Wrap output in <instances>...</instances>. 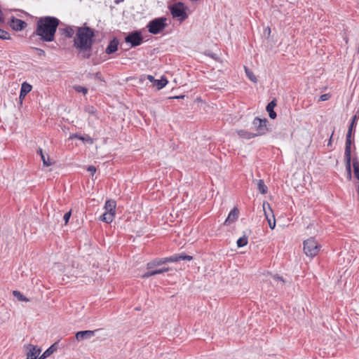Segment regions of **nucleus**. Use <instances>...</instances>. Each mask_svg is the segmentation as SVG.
<instances>
[{
	"mask_svg": "<svg viewBox=\"0 0 359 359\" xmlns=\"http://www.w3.org/2000/svg\"><path fill=\"white\" fill-rule=\"evenodd\" d=\"M27 24L25 21L12 17L10 26L15 31H21L27 27Z\"/></svg>",
	"mask_w": 359,
	"mask_h": 359,
	"instance_id": "nucleus-8",
	"label": "nucleus"
},
{
	"mask_svg": "<svg viewBox=\"0 0 359 359\" xmlns=\"http://www.w3.org/2000/svg\"><path fill=\"white\" fill-rule=\"evenodd\" d=\"M95 34L93 29L86 25L79 27L74 39V46L83 59H89L93 55V45Z\"/></svg>",
	"mask_w": 359,
	"mask_h": 359,
	"instance_id": "nucleus-1",
	"label": "nucleus"
},
{
	"mask_svg": "<svg viewBox=\"0 0 359 359\" xmlns=\"http://www.w3.org/2000/svg\"><path fill=\"white\" fill-rule=\"evenodd\" d=\"M358 194H359V186L358 187Z\"/></svg>",
	"mask_w": 359,
	"mask_h": 359,
	"instance_id": "nucleus-53",
	"label": "nucleus"
},
{
	"mask_svg": "<svg viewBox=\"0 0 359 359\" xmlns=\"http://www.w3.org/2000/svg\"><path fill=\"white\" fill-rule=\"evenodd\" d=\"M331 144H332V137H331L330 138V140H329V142H328V144H327V146L331 145Z\"/></svg>",
	"mask_w": 359,
	"mask_h": 359,
	"instance_id": "nucleus-51",
	"label": "nucleus"
},
{
	"mask_svg": "<svg viewBox=\"0 0 359 359\" xmlns=\"http://www.w3.org/2000/svg\"><path fill=\"white\" fill-rule=\"evenodd\" d=\"M276 99H273L266 107V110L269 113V116L270 118L275 119L277 116L276 111H274V108L276 106Z\"/></svg>",
	"mask_w": 359,
	"mask_h": 359,
	"instance_id": "nucleus-15",
	"label": "nucleus"
},
{
	"mask_svg": "<svg viewBox=\"0 0 359 359\" xmlns=\"http://www.w3.org/2000/svg\"><path fill=\"white\" fill-rule=\"evenodd\" d=\"M69 139H79L83 141L84 143L92 144L93 143V139L88 135H81L78 133H74L69 137Z\"/></svg>",
	"mask_w": 359,
	"mask_h": 359,
	"instance_id": "nucleus-16",
	"label": "nucleus"
},
{
	"mask_svg": "<svg viewBox=\"0 0 359 359\" xmlns=\"http://www.w3.org/2000/svg\"><path fill=\"white\" fill-rule=\"evenodd\" d=\"M31 48L37 53L39 57H42L46 56V53L43 49L36 47H32Z\"/></svg>",
	"mask_w": 359,
	"mask_h": 359,
	"instance_id": "nucleus-35",
	"label": "nucleus"
},
{
	"mask_svg": "<svg viewBox=\"0 0 359 359\" xmlns=\"http://www.w3.org/2000/svg\"><path fill=\"white\" fill-rule=\"evenodd\" d=\"M180 261L181 260L191 261V260L193 259V257L192 256L187 255H186L184 252L180 254Z\"/></svg>",
	"mask_w": 359,
	"mask_h": 359,
	"instance_id": "nucleus-38",
	"label": "nucleus"
},
{
	"mask_svg": "<svg viewBox=\"0 0 359 359\" xmlns=\"http://www.w3.org/2000/svg\"><path fill=\"white\" fill-rule=\"evenodd\" d=\"M37 154L40 155L41 159L43 161V164L44 166L48 167L53 164V163L50 161L49 155L46 154V156L45 154L43 152L42 149L39 148L37 149Z\"/></svg>",
	"mask_w": 359,
	"mask_h": 359,
	"instance_id": "nucleus-19",
	"label": "nucleus"
},
{
	"mask_svg": "<svg viewBox=\"0 0 359 359\" xmlns=\"http://www.w3.org/2000/svg\"><path fill=\"white\" fill-rule=\"evenodd\" d=\"M168 82L167 78L165 76H162L161 79H156L153 85L157 90H161L166 86Z\"/></svg>",
	"mask_w": 359,
	"mask_h": 359,
	"instance_id": "nucleus-22",
	"label": "nucleus"
},
{
	"mask_svg": "<svg viewBox=\"0 0 359 359\" xmlns=\"http://www.w3.org/2000/svg\"><path fill=\"white\" fill-rule=\"evenodd\" d=\"M74 88L76 92L82 93L84 95H86L88 91L87 88L81 86H75Z\"/></svg>",
	"mask_w": 359,
	"mask_h": 359,
	"instance_id": "nucleus-36",
	"label": "nucleus"
},
{
	"mask_svg": "<svg viewBox=\"0 0 359 359\" xmlns=\"http://www.w3.org/2000/svg\"><path fill=\"white\" fill-rule=\"evenodd\" d=\"M356 118H357V117H356V116H355V115L353 117L352 121H351V124H350V126H349V127H348V130H352V131H353V128H354V127H355V120H356Z\"/></svg>",
	"mask_w": 359,
	"mask_h": 359,
	"instance_id": "nucleus-42",
	"label": "nucleus"
},
{
	"mask_svg": "<svg viewBox=\"0 0 359 359\" xmlns=\"http://www.w3.org/2000/svg\"><path fill=\"white\" fill-rule=\"evenodd\" d=\"M13 294L20 302H29V299L18 290H13Z\"/></svg>",
	"mask_w": 359,
	"mask_h": 359,
	"instance_id": "nucleus-28",
	"label": "nucleus"
},
{
	"mask_svg": "<svg viewBox=\"0 0 359 359\" xmlns=\"http://www.w3.org/2000/svg\"><path fill=\"white\" fill-rule=\"evenodd\" d=\"M59 32L67 38H72L74 34V31L71 26H67L65 28H59Z\"/></svg>",
	"mask_w": 359,
	"mask_h": 359,
	"instance_id": "nucleus-21",
	"label": "nucleus"
},
{
	"mask_svg": "<svg viewBox=\"0 0 359 359\" xmlns=\"http://www.w3.org/2000/svg\"><path fill=\"white\" fill-rule=\"evenodd\" d=\"M25 348L27 350L26 355L28 357H36L39 358L38 355L40 354L41 350L40 348H37L36 346L33 344H27L25 346Z\"/></svg>",
	"mask_w": 359,
	"mask_h": 359,
	"instance_id": "nucleus-12",
	"label": "nucleus"
},
{
	"mask_svg": "<svg viewBox=\"0 0 359 359\" xmlns=\"http://www.w3.org/2000/svg\"><path fill=\"white\" fill-rule=\"evenodd\" d=\"M165 264L169 262H178L180 261V254H175L170 257H164Z\"/></svg>",
	"mask_w": 359,
	"mask_h": 359,
	"instance_id": "nucleus-30",
	"label": "nucleus"
},
{
	"mask_svg": "<svg viewBox=\"0 0 359 359\" xmlns=\"http://www.w3.org/2000/svg\"><path fill=\"white\" fill-rule=\"evenodd\" d=\"M32 86L27 82L25 81L22 83L19 95V100L20 104H22V101L25 99V96L32 90Z\"/></svg>",
	"mask_w": 359,
	"mask_h": 359,
	"instance_id": "nucleus-10",
	"label": "nucleus"
},
{
	"mask_svg": "<svg viewBox=\"0 0 359 359\" xmlns=\"http://www.w3.org/2000/svg\"><path fill=\"white\" fill-rule=\"evenodd\" d=\"M0 39L3 40L11 39L8 32L5 30L0 29Z\"/></svg>",
	"mask_w": 359,
	"mask_h": 359,
	"instance_id": "nucleus-37",
	"label": "nucleus"
},
{
	"mask_svg": "<svg viewBox=\"0 0 359 359\" xmlns=\"http://www.w3.org/2000/svg\"><path fill=\"white\" fill-rule=\"evenodd\" d=\"M239 210L236 207H234L229 212L227 218L225 219L224 224L229 225L235 222L238 217Z\"/></svg>",
	"mask_w": 359,
	"mask_h": 359,
	"instance_id": "nucleus-11",
	"label": "nucleus"
},
{
	"mask_svg": "<svg viewBox=\"0 0 359 359\" xmlns=\"http://www.w3.org/2000/svg\"><path fill=\"white\" fill-rule=\"evenodd\" d=\"M263 208H264V215L266 217V219L268 220L269 219H271V212L269 210H266L265 209V203H264L263 204Z\"/></svg>",
	"mask_w": 359,
	"mask_h": 359,
	"instance_id": "nucleus-41",
	"label": "nucleus"
},
{
	"mask_svg": "<svg viewBox=\"0 0 359 359\" xmlns=\"http://www.w3.org/2000/svg\"><path fill=\"white\" fill-rule=\"evenodd\" d=\"M97 331V330L79 331L76 333L75 338L78 341L90 339L91 337L95 336V332Z\"/></svg>",
	"mask_w": 359,
	"mask_h": 359,
	"instance_id": "nucleus-9",
	"label": "nucleus"
},
{
	"mask_svg": "<svg viewBox=\"0 0 359 359\" xmlns=\"http://www.w3.org/2000/svg\"><path fill=\"white\" fill-rule=\"evenodd\" d=\"M115 216V213L109 212H105L101 217L100 219L107 224L111 223Z\"/></svg>",
	"mask_w": 359,
	"mask_h": 359,
	"instance_id": "nucleus-23",
	"label": "nucleus"
},
{
	"mask_svg": "<svg viewBox=\"0 0 359 359\" xmlns=\"http://www.w3.org/2000/svg\"><path fill=\"white\" fill-rule=\"evenodd\" d=\"M167 26V18L163 16L150 20L146 27L150 34L156 35L163 32Z\"/></svg>",
	"mask_w": 359,
	"mask_h": 359,
	"instance_id": "nucleus-3",
	"label": "nucleus"
},
{
	"mask_svg": "<svg viewBox=\"0 0 359 359\" xmlns=\"http://www.w3.org/2000/svg\"><path fill=\"white\" fill-rule=\"evenodd\" d=\"M257 189L262 194H266L268 192V188L265 185L263 180H258Z\"/></svg>",
	"mask_w": 359,
	"mask_h": 359,
	"instance_id": "nucleus-26",
	"label": "nucleus"
},
{
	"mask_svg": "<svg viewBox=\"0 0 359 359\" xmlns=\"http://www.w3.org/2000/svg\"><path fill=\"white\" fill-rule=\"evenodd\" d=\"M125 41L127 43H130L131 47H136L143 43L144 38L141 31L135 30L128 34L125 37Z\"/></svg>",
	"mask_w": 359,
	"mask_h": 359,
	"instance_id": "nucleus-7",
	"label": "nucleus"
},
{
	"mask_svg": "<svg viewBox=\"0 0 359 359\" xmlns=\"http://www.w3.org/2000/svg\"><path fill=\"white\" fill-rule=\"evenodd\" d=\"M147 79H148L150 82L153 83V84L154 83L155 80H156V79H155V78H154V76H152V75H148V76H147Z\"/></svg>",
	"mask_w": 359,
	"mask_h": 359,
	"instance_id": "nucleus-46",
	"label": "nucleus"
},
{
	"mask_svg": "<svg viewBox=\"0 0 359 359\" xmlns=\"http://www.w3.org/2000/svg\"><path fill=\"white\" fill-rule=\"evenodd\" d=\"M248 243V239L246 236H243L237 240L236 244L238 248L245 246Z\"/></svg>",
	"mask_w": 359,
	"mask_h": 359,
	"instance_id": "nucleus-31",
	"label": "nucleus"
},
{
	"mask_svg": "<svg viewBox=\"0 0 359 359\" xmlns=\"http://www.w3.org/2000/svg\"><path fill=\"white\" fill-rule=\"evenodd\" d=\"M38 358H39L34 357V356H32V357H28V356H27V358H26V359H38Z\"/></svg>",
	"mask_w": 359,
	"mask_h": 359,
	"instance_id": "nucleus-50",
	"label": "nucleus"
},
{
	"mask_svg": "<svg viewBox=\"0 0 359 359\" xmlns=\"http://www.w3.org/2000/svg\"><path fill=\"white\" fill-rule=\"evenodd\" d=\"M245 73H246V75L248 77V79L250 81H252V82L257 83V79L256 76L253 74V72L250 69L247 68L246 67H245Z\"/></svg>",
	"mask_w": 359,
	"mask_h": 359,
	"instance_id": "nucleus-32",
	"label": "nucleus"
},
{
	"mask_svg": "<svg viewBox=\"0 0 359 359\" xmlns=\"http://www.w3.org/2000/svg\"><path fill=\"white\" fill-rule=\"evenodd\" d=\"M86 111L90 114H95L96 109L93 106H88L86 108Z\"/></svg>",
	"mask_w": 359,
	"mask_h": 359,
	"instance_id": "nucleus-40",
	"label": "nucleus"
},
{
	"mask_svg": "<svg viewBox=\"0 0 359 359\" xmlns=\"http://www.w3.org/2000/svg\"><path fill=\"white\" fill-rule=\"evenodd\" d=\"M58 348V342H55L52 344L48 349H46L42 355H41L38 359H46L50 356L52 353L57 351Z\"/></svg>",
	"mask_w": 359,
	"mask_h": 359,
	"instance_id": "nucleus-17",
	"label": "nucleus"
},
{
	"mask_svg": "<svg viewBox=\"0 0 359 359\" xmlns=\"http://www.w3.org/2000/svg\"><path fill=\"white\" fill-rule=\"evenodd\" d=\"M87 76H88V78H91V79H92V78H95V79H98V80H99V81H103V82H104V78H103V76H102V75L101 72H96V73H95V74H93V73H88V75H87Z\"/></svg>",
	"mask_w": 359,
	"mask_h": 359,
	"instance_id": "nucleus-33",
	"label": "nucleus"
},
{
	"mask_svg": "<svg viewBox=\"0 0 359 359\" xmlns=\"http://www.w3.org/2000/svg\"><path fill=\"white\" fill-rule=\"evenodd\" d=\"M346 163V169L348 174V177L349 179L351 178V157L350 158H344Z\"/></svg>",
	"mask_w": 359,
	"mask_h": 359,
	"instance_id": "nucleus-29",
	"label": "nucleus"
},
{
	"mask_svg": "<svg viewBox=\"0 0 359 359\" xmlns=\"http://www.w3.org/2000/svg\"><path fill=\"white\" fill-rule=\"evenodd\" d=\"M351 139H346L344 158L351 157Z\"/></svg>",
	"mask_w": 359,
	"mask_h": 359,
	"instance_id": "nucleus-24",
	"label": "nucleus"
},
{
	"mask_svg": "<svg viewBox=\"0 0 359 359\" xmlns=\"http://www.w3.org/2000/svg\"><path fill=\"white\" fill-rule=\"evenodd\" d=\"M273 278L274 280H280L282 282H284V280H283V277L280 276L278 274L274 275Z\"/></svg>",
	"mask_w": 359,
	"mask_h": 359,
	"instance_id": "nucleus-45",
	"label": "nucleus"
},
{
	"mask_svg": "<svg viewBox=\"0 0 359 359\" xmlns=\"http://www.w3.org/2000/svg\"><path fill=\"white\" fill-rule=\"evenodd\" d=\"M252 123L253 128L257 132L255 133V135H257V137L264 135L269 131L267 126L269 121L266 118H260L259 117H255Z\"/></svg>",
	"mask_w": 359,
	"mask_h": 359,
	"instance_id": "nucleus-5",
	"label": "nucleus"
},
{
	"mask_svg": "<svg viewBox=\"0 0 359 359\" xmlns=\"http://www.w3.org/2000/svg\"><path fill=\"white\" fill-rule=\"evenodd\" d=\"M119 41L117 38L114 37L106 48L105 53L108 55L114 53L118 47Z\"/></svg>",
	"mask_w": 359,
	"mask_h": 359,
	"instance_id": "nucleus-13",
	"label": "nucleus"
},
{
	"mask_svg": "<svg viewBox=\"0 0 359 359\" xmlns=\"http://www.w3.org/2000/svg\"><path fill=\"white\" fill-rule=\"evenodd\" d=\"M330 97L329 94H323L320 96V100L325 101L327 100Z\"/></svg>",
	"mask_w": 359,
	"mask_h": 359,
	"instance_id": "nucleus-44",
	"label": "nucleus"
},
{
	"mask_svg": "<svg viewBox=\"0 0 359 359\" xmlns=\"http://www.w3.org/2000/svg\"><path fill=\"white\" fill-rule=\"evenodd\" d=\"M266 205H268V208L269 209V211L271 212V219H269L267 220L268 223H269V227L271 229H273L276 226V219H275V217H274V215H273V210L271 208V206L269 205V203H266Z\"/></svg>",
	"mask_w": 359,
	"mask_h": 359,
	"instance_id": "nucleus-27",
	"label": "nucleus"
},
{
	"mask_svg": "<svg viewBox=\"0 0 359 359\" xmlns=\"http://www.w3.org/2000/svg\"><path fill=\"white\" fill-rule=\"evenodd\" d=\"M87 170L90 172L92 175H93L96 172V168L94 165H89Z\"/></svg>",
	"mask_w": 359,
	"mask_h": 359,
	"instance_id": "nucleus-43",
	"label": "nucleus"
},
{
	"mask_svg": "<svg viewBox=\"0 0 359 359\" xmlns=\"http://www.w3.org/2000/svg\"><path fill=\"white\" fill-rule=\"evenodd\" d=\"M71 215H72V212L71 210L67 212L65 215H64V217H63V219L65 220V224H67L68 222H69V220L70 219V217H71Z\"/></svg>",
	"mask_w": 359,
	"mask_h": 359,
	"instance_id": "nucleus-39",
	"label": "nucleus"
},
{
	"mask_svg": "<svg viewBox=\"0 0 359 359\" xmlns=\"http://www.w3.org/2000/svg\"><path fill=\"white\" fill-rule=\"evenodd\" d=\"M60 23V20L56 17H41L36 22V29L32 36H39V39L43 42H52L55 40Z\"/></svg>",
	"mask_w": 359,
	"mask_h": 359,
	"instance_id": "nucleus-2",
	"label": "nucleus"
},
{
	"mask_svg": "<svg viewBox=\"0 0 359 359\" xmlns=\"http://www.w3.org/2000/svg\"><path fill=\"white\" fill-rule=\"evenodd\" d=\"M236 133L240 137L246 140H250L257 137V135H255V133L242 129L236 130Z\"/></svg>",
	"mask_w": 359,
	"mask_h": 359,
	"instance_id": "nucleus-20",
	"label": "nucleus"
},
{
	"mask_svg": "<svg viewBox=\"0 0 359 359\" xmlns=\"http://www.w3.org/2000/svg\"><path fill=\"white\" fill-rule=\"evenodd\" d=\"M170 268L168 267H163L161 269H156L154 270L148 269L149 271L145 272L142 276V278H148L151 276H156L158 274L163 273L165 272L168 271Z\"/></svg>",
	"mask_w": 359,
	"mask_h": 359,
	"instance_id": "nucleus-14",
	"label": "nucleus"
},
{
	"mask_svg": "<svg viewBox=\"0 0 359 359\" xmlns=\"http://www.w3.org/2000/svg\"><path fill=\"white\" fill-rule=\"evenodd\" d=\"M352 132H353L352 130H348V132H347L346 136V139H351Z\"/></svg>",
	"mask_w": 359,
	"mask_h": 359,
	"instance_id": "nucleus-47",
	"label": "nucleus"
},
{
	"mask_svg": "<svg viewBox=\"0 0 359 359\" xmlns=\"http://www.w3.org/2000/svg\"><path fill=\"white\" fill-rule=\"evenodd\" d=\"M355 177L359 180V172L355 174Z\"/></svg>",
	"mask_w": 359,
	"mask_h": 359,
	"instance_id": "nucleus-52",
	"label": "nucleus"
},
{
	"mask_svg": "<svg viewBox=\"0 0 359 359\" xmlns=\"http://www.w3.org/2000/svg\"><path fill=\"white\" fill-rule=\"evenodd\" d=\"M303 245L304 253L307 257H310L311 258L316 256L321 248V245L313 237L304 241Z\"/></svg>",
	"mask_w": 359,
	"mask_h": 359,
	"instance_id": "nucleus-4",
	"label": "nucleus"
},
{
	"mask_svg": "<svg viewBox=\"0 0 359 359\" xmlns=\"http://www.w3.org/2000/svg\"><path fill=\"white\" fill-rule=\"evenodd\" d=\"M163 264H165V258L163 257V258H156V259H154L153 260H151V262H148L147 264V269H152L156 266H161Z\"/></svg>",
	"mask_w": 359,
	"mask_h": 359,
	"instance_id": "nucleus-18",
	"label": "nucleus"
},
{
	"mask_svg": "<svg viewBox=\"0 0 359 359\" xmlns=\"http://www.w3.org/2000/svg\"><path fill=\"white\" fill-rule=\"evenodd\" d=\"M104 208L106 210L105 212L115 213L116 202L114 201H107L105 203Z\"/></svg>",
	"mask_w": 359,
	"mask_h": 359,
	"instance_id": "nucleus-25",
	"label": "nucleus"
},
{
	"mask_svg": "<svg viewBox=\"0 0 359 359\" xmlns=\"http://www.w3.org/2000/svg\"><path fill=\"white\" fill-rule=\"evenodd\" d=\"M187 8L182 2L175 4L170 7V11L174 18H178L180 21H184L188 18L186 12Z\"/></svg>",
	"mask_w": 359,
	"mask_h": 359,
	"instance_id": "nucleus-6",
	"label": "nucleus"
},
{
	"mask_svg": "<svg viewBox=\"0 0 359 359\" xmlns=\"http://www.w3.org/2000/svg\"><path fill=\"white\" fill-rule=\"evenodd\" d=\"M353 167L354 174L359 172V161L357 158L353 159Z\"/></svg>",
	"mask_w": 359,
	"mask_h": 359,
	"instance_id": "nucleus-34",
	"label": "nucleus"
},
{
	"mask_svg": "<svg viewBox=\"0 0 359 359\" xmlns=\"http://www.w3.org/2000/svg\"><path fill=\"white\" fill-rule=\"evenodd\" d=\"M184 97V95H178L171 97L172 99H183Z\"/></svg>",
	"mask_w": 359,
	"mask_h": 359,
	"instance_id": "nucleus-48",
	"label": "nucleus"
},
{
	"mask_svg": "<svg viewBox=\"0 0 359 359\" xmlns=\"http://www.w3.org/2000/svg\"><path fill=\"white\" fill-rule=\"evenodd\" d=\"M124 0H115L114 2L116 4H120L121 2H123Z\"/></svg>",
	"mask_w": 359,
	"mask_h": 359,
	"instance_id": "nucleus-49",
	"label": "nucleus"
}]
</instances>
